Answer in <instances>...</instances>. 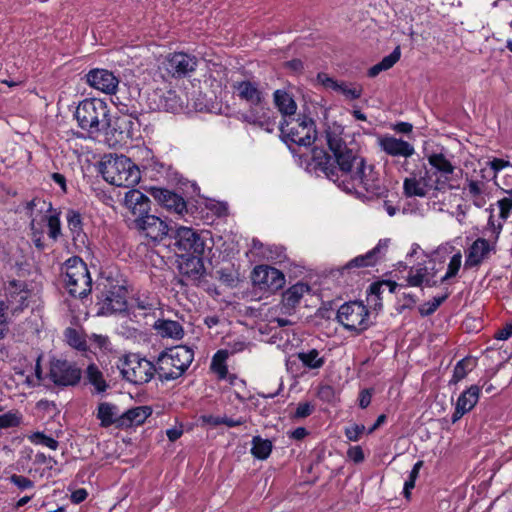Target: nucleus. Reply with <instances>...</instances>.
<instances>
[{"mask_svg":"<svg viewBox=\"0 0 512 512\" xmlns=\"http://www.w3.org/2000/svg\"><path fill=\"white\" fill-rule=\"evenodd\" d=\"M326 140L333 159L323 149L314 148L310 163L313 169L323 172L328 179L348 193L366 192L372 197L386 194L387 188L378 172L358 155L354 147L347 144L339 128L327 130Z\"/></svg>","mask_w":512,"mask_h":512,"instance_id":"1","label":"nucleus"},{"mask_svg":"<svg viewBox=\"0 0 512 512\" xmlns=\"http://www.w3.org/2000/svg\"><path fill=\"white\" fill-rule=\"evenodd\" d=\"M232 89L236 96L250 105L251 109L241 114V120L258 126L267 131H272V122L268 116L269 111L265 110V93L258 82L250 80L235 81Z\"/></svg>","mask_w":512,"mask_h":512,"instance_id":"2","label":"nucleus"},{"mask_svg":"<svg viewBox=\"0 0 512 512\" xmlns=\"http://www.w3.org/2000/svg\"><path fill=\"white\" fill-rule=\"evenodd\" d=\"M110 109L108 104L98 98H87L82 100L76 107L74 117L78 126L92 139L101 136L108 125Z\"/></svg>","mask_w":512,"mask_h":512,"instance_id":"3","label":"nucleus"},{"mask_svg":"<svg viewBox=\"0 0 512 512\" xmlns=\"http://www.w3.org/2000/svg\"><path fill=\"white\" fill-rule=\"evenodd\" d=\"M100 172L108 183L118 187L134 186L141 178L139 168L124 155H105Z\"/></svg>","mask_w":512,"mask_h":512,"instance_id":"4","label":"nucleus"},{"mask_svg":"<svg viewBox=\"0 0 512 512\" xmlns=\"http://www.w3.org/2000/svg\"><path fill=\"white\" fill-rule=\"evenodd\" d=\"M194 359V352L187 346H176L162 352L158 359L156 373L161 380H175L183 375Z\"/></svg>","mask_w":512,"mask_h":512,"instance_id":"5","label":"nucleus"},{"mask_svg":"<svg viewBox=\"0 0 512 512\" xmlns=\"http://www.w3.org/2000/svg\"><path fill=\"white\" fill-rule=\"evenodd\" d=\"M176 249L182 253L189 254L197 259L195 267L196 274H199L203 267L200 258L205 254L206 250H211L212 241L207 231L197 232L191 227L178 226L174 234Z\"/></svg>","mask_w":512,"mask_h":512,"instance_id":"6","label":"nucleus"},{"mask_svg":"<svg viewBox=\"0 0 512 512\" xmlns=\"http://www.w3.org/2000/svg\"><path fill=\"white\" fill-rule=\"evenodd\" d=\"M279 129L286 143L307 147L316 140L315 122L305 115H298V117L288 118L286 122H280Z\"/></svg>","mask_w":512,"mask_h":512,"instance_id":"7","label":"nucleus"},{"mask_svg":"<svg viewBox=\"0 0 512 512\" xmlns=\"http://www.w3.org/2000/svg\"><path fill=\"white\" fill-rule=\"evenodd\" d=\"M117 367L125 380L136 385L148 383L156 373L155 365L138 354L124 356Z\"/></svg>","mask_w":512,"mask_h":512,"instance_id":"8","label":"nucleus"},{"mask_svg":"<svg viewBox=\"0 0 512 512\" xmlns=\"http://www.w3.org/2000/svg\"><path fill=\"white\" fill-rule=\"evenodd\" d=\"M64 282L70 295L83 298L91 292L92 279L87 265L80 259L67 261Z\"/></svg>","mask_w":512,"mask_h":512,"instance_id":"9","label":"nucleus"},{"mask_svg":"<svg viewBox=\"0 0 512 512\" xmlns=\"http://www.w3.org/2000/svg\"><path fill=\"white\" fill-rule=\"evenodd\" d=\"M136 121L131 115L108 116V125L102 132L104 142L111 148L126 145L134 136Z\"/></svg>","mask_w":512,"mask_h":512,"instance_id":"10","label":"nucleus"},{"mask_svg":"<svg viewBox=\"0 0 512 512\" xmlns=\"http://www.w3.org/2000/svg\"><path fill=\"white\" fill-rule=\"evenodd\" d=\"M370 313L368 308L362 303L351 301L340 306L337 312L338 322L349 331L360 334L369 328Z\"/></svg>","mask_w":512,"mask_h":512,"instance_id":"11","label":"nucleus"},{"mask_svg":"<svg viewBox=\"0 0 512 512\" xmlns=\"http://www.w3.org/2000/svg\"><path fill=\"white\" fill-rule=\"evenodd\" d=\"M97 315L109 316L127 310V290L123 285L105 286L97 303Z\"/></svg>","mask_w":512,"mask_h":512,"instance_id":"12","label":"nucleus"},{"mask_svg":"<svg viewBox=\"0 0 512 512\" xmlns=\"http://www.w3.org/2000/svg\"><path fill=\"white\" fill-rule=\"evenodd\" d=\"M49 377L58 386H74L81 379V369L67 360L53 359L50 362Z\"/></svg>","mask_w":512,"mask_h":512,"instance_id":"13","label":"nucleus"},{"mask_svg":"<svg viewBox=\"0 0 512 512\" xmlns=\"http://www.w3.org/2000/svg\"><path fill=\"white\" fill-rule=\"evenodd\" d=\"M198 59L190 54L176 52L169 54L162 62V69L171 77L182 78L196 70Z\"/></svg>","mask_w":512,"mask_h":512,"instance_id":"14","label":"nucleus"},{"mask_svg":"<svg viewBox=\"0 0 512 512\" xmlns=\"http://www.w3.org/2000/svg\"><path fill=\"white\" fill-rule=\"evenodd\" d=\"M252 280L255 285L270 292L282 289L286 281L284 274L280 270L265 265L254 268Z\"/></svg>","mask_w":512,"mask_h":512,"instance_id":"15","label":"nucleus"},{"mask_svg":"<svg viewBox=\"0 0 512 512\" xmlns=\"http://www.w3.org/2000/svg\"><path fill=\"white\" fill-rule=\"evenodd\" d=\"M134 227L145 237L153 240H162L169 231L167 223L161 218L146 214V216L137 217L133 220Z\"/></svg>","mask_w":512,"mask_h":512,"instance_id":"16","label":"nucleus"},{"mask_svg":"<svg viewBox=\"0 0 512 512\" xmlns=\"http://www.w3.org/2000/svg\"><path fill=\"white\" fill-rule=\"evenodd\" d=\"M86 78L91 87L106 94L115 93L119 84V80L114 73L106 69L91 70Z\"/></svg>","mask_w":512,"mask_h":512,"instance_id":"17","label":"nucleus"},{"mask_svg":"<svg viewBox=\"0 0 512 512\" xmlns=\"http://www.w3.org/2000/svg\"><path fill=\"white\" fill-rule=\"evenodd\" d=\"M317 80L326 89H331L335 92H338L348 100H355L360 98L363 92L361 85L351 84L344 81L338 82L325 73H319L317 75Z\"/></svg>","mask_w":512,"mask_h":512,"instance_id":"18","label":"nucleus"},{"mask_svg":"<svg viewBox=\"0 0 512 512\" xmlns=\"http://www.w3.org/2000/svg\"><path fill=\"white\" fill-rule=\"evenodd\" d=\"M152 197L167 210L182 215L187 211L185 200L178 194L159 187H152L150 190Z\"/></svg>","mask_w":512,"mask_h":512,"instance_id":"19","label":"nucleus"},{"mask_svg":"<svg viewBox=\"0 0 512 512\" xmlns=\"http://www.w3.org/2000/svg\"><path fill=\"white\" fill-rule=\"evenodd\" d=\"M378 144L381 150L392 157H403L407 159L415 153L414 146L411 143L394 136L386 135L380 137Z\"/></svg>","mask_w":512,"mask_h":512,"instance_id":"20","label":"nucleus"},{"mask_svg":"<svg viewBox=\"0 0 512 512\" xmlns=\"http://www.w3.org/2000/svg\"><path fill=\"white\" fill-rule=\"evenodd\" d=\"M437 273V269L435 268V264L431 267L424 265H417L415 267H411L408 271V275L406 277L407 286L411 287H420L422 285H426L428 287L436 286L438 281L435 279Z\"/></svg>","mask_w":512,"mask_h":512,"instance_id":"21","label":"nucleus"},{"mask_svg":"<svg viewBox=\"0 0 512 512\" xmlns=\"http://www.w3.org/2000/svg\"><path fill=\"white\" fill-rule=\"evenodd\" d=\"M427 159L435 172L440 174V177L436 180L434 188L436 190H443L450 179L449 176L453 174L455 167L442 153H432L427 157Z\"/></svg>","mask_w":512,"mask_h":512,"instance_id":"22","label":"nucleus"},{"mask_svg":"<svg viewBox=\"0 0 512 512\" xmlns=\"http://www.w3.org/2000/svg\"><path fill=\"white\" fill-rule=\"evenodd\" d=\"M480 396V388L472 385L462 392L456 402L455 411L452 415V422L455 423L462 418L464 414L473 409Z\"/></svg>","mask_w":512,"mask_h":512,"instance_id":"23","label":"nucleus"},{"mask_svg":"<svg viewBox=\"0 0 512 512\" xmlns=\"http://www.w3.org/2000/svg\"><path fill=\"white\" fill-rule=\"evenodd\" d=\"M124 204L126 208L135 216L142 217L149 214L150 200L139 190H130L125 194Z\"/></svg>","mask_w":512,"mask_h":512,"instance_id":"24","label":"nucleus"},{"mask_svg":"<svg viewBox=\"0 0 512 512\" xmlns=\"http://www.w3.org/2000/svg\"><path fill=\"white\" fill-rule=\"evenodd\" d=\"M491 249L492 248L486 239H476L467 251L465 267L473 268L479 266L485 259L488 258Z\"/></svg>","mask_w":512,"mask_h":512,"instance_id":"25","label":"nucleus"},{"mask_svg":"<svg viewBox=\"0 0 512 512\" xmlns=\"http://www.w3.org/2000/svg\"><path fill=\"white\" fill-rule=\"evenodd\" d=\"M389 240L384 239L380 240L376 247L367 252L364 255H359L354 259L350 260L345 266L341 268V273L343 274L345 271H349L353 268H361L372 266L377 261V255L381 253L382 250H386L388 247Z\"/></svg>","mask_w":512,"mask_h":512,"instance_id":"26","label":"nucleus"},{"mask_svg":"<svg viewBox=\"0 0 512 512\" xmlns=\"http://www.w3.org/2000/svg\"><path fill=\"white\" fill-rule=\"evenodd\" d=\"M273 102L282 116L281 122H286L288 118L295 117L297 104L288 92L280 89L274 91Z\"/></svg>","mask_w":512,"mask_h":512,"instance_id":"27","label":"nucleus"},{"mask_svg":"<svg viewBox=\"0 0 512 512\" xmlns=\"http://www.w3.org/2000/svg\"><path fill=\"white\" fill-rule=\"evenodd\" d=\"M96 416L100 420L102 427H109L113 424H116L119 427L121 414L118 407L112 403H100L97 408Z\"/></svg>","mask_w":512,"mask_h":512,"instance_id":"28","label":"nucleus"},{"mask_svg":"<svg viewBox=\"0 0 512 512\" xmlns=\"http://www.w3.org/2000/svg\"><path fill=\"white\" fill-rule=\"evenodd\" d=\"M431 187L425 177L412 176L406 178L403 183L404 194L407 197H425Z\"/></svg>","mask_w":512,"mask_h":512,"instance_id":"29","label":"nucleus"},{"mask_svg":"<svg viewBox=\"0 0 512 512\" xmlns=\"http://www.w3.org/2000/svg\"><path fill=\"white\" fill-rule=\"evenodd\" d=\"M150 415L147 407L139 406L122 413L119 419V427H131L142 424Z\"/></svg>","mask_w":512,"mask_h":512,"instance_id":"30","label":"nucleus"},{"mask_svg":"<svg viewBox=\"0 0 512 512\" xmlns=\"http://www.w3.org/2000/svg\"><path fill=\"white\" fill-rule=\"evenodd\" d=\"M154 328L162 337L181 339L184 335L180 323L173 320H158L155 322Z\"/></svg>","mask_w":512,"mask_h":512,"instance_id":"31","label":"nucleus"},{"mask_svg":"<svg viewBox=\"0 0 512 512\" xmlns=\"http://www.w3.org/2000/svg\"><path fill=\"white\" fill-rule=\"evenodd\" d=\"M158 304L154 296L139 293L132 298L131 309L138 310L143 315H148L157 309Z\"/></svg>","mask_w":512,"mask_h":512,"instance_id":"32","label":"nucleus"},{"mask_svg":"<svg viewBox=\"0 0 512 512\" xmlns=\"http://www.w3.org/2000/svg\"><path fill=\"white\" fill-rule=\"evenodd\" d=\"M67 226L72 234L74 241H80L82 244L85 243L86 235L82 228V217L79 212L75 210H68L66 214Z\"/></svg>","mask_w":512,"mask_h":512,"instance_id":"33","label":"nucleus"},{"mask_svg":"<svg viewBox=\"0 0 512 512\" xmlns=\"http://www.w3.org/2000/svg\"><path fill=\"white\" fill-rule=\"evenodd\" d=\"M309 290L310 288L307 284L296 283L283 294V304L289 308L295 307Z\"/></svg>","mask_w":512,"mask_h":512,"instance_id":"34","label":"nucleus"},{"mask_svg":"<svg viewBox=\"0 0 512 512\" xmlns=\"http://www.w3.org/2000/svg\"><path fill=\"white\" fill-rule=\"evenodd\" d=\"M466 186L464 187V191H467V195L472 199L473 204L481 208L485 205L486 201L483 197V191L485 187V183L483 181L467 179Z\"/></svg>","mask_w":512,"mask_h":512,"instance_id":"35","label":"nucleus"},{"mask_svg":"<svg viewBox=\"0 0 512 512\" xmlns=\"http://www.w3.org/2000/svg\"><path fill=\"white\" fill-rule=\"evenodd\" d=\"M400 55V48L396 47L392 53L385 56L379 63L375 64L368 70V76L373 78L376 77L380 72L392 68L400 59Z\"/></svg>","mask_w":512,"mask_h":512,"instance_id":"36","label":"nucleus"},{"mask_svg":"<svg viewBox=\"0 0 512 512\" xmlns=\"http://www.w3.org/2000/svg\"><path fill=\"white\" fill-rule=\"evenodd\" d=\"M86 378L93 385L97 393H103L108 388V384L104 379L103 373L95 364H90L86 369Z\"/></svg>","mask_w":512,"mask_h":512,"instance_id":"37","label":"nucleus"},{"mask_svg":"<svg viewBox=\"0 0 512 512\" xmlns=\"http://www.w3.org/2000/svg\"><path fill=\"white\" fill-rule=\"evenodd\" d=\"M273 444L268 439H263L260 436H255L252 439L251 454L260 460H265L271 454Z\"/></svg>","mask_w":512,"mask_h":512,"instance_id":"38","label":"nucleus"},{"mask_svg":"<svg viewBox=\"0 0 512 512\" xmlns=\"http://www.w3.org/2000/svg\"><path fill=\"white\" fill-rule=\"evenodd\" d=\"M227 358V350H219L212 357L210 369L218 376L219 379H225L228 374V368L226 365Z\"/></svg>","mask_w":512,"mask_h":512,"instance_id":"39","label":"nucleus"},{"mask_svg":"<svg viewBox=\"0 0 512 512\" xmlns=\"http://www.w3.org/2000/svg\"><path fill=\"white\" fill-rule=\"evenodd\" d=\"M297 357L305 367L310 369H319L325 363L324 358L319 356V352L316 349L300 352Z\"/></svg>","mask_w":512,"mask_h":512,"instance_id":"40","label":"nucleus"},{"mask_svg":"<svg viewBox=\"0 0 512 512\" xmlns=\"http://www.w3.org/2000/svg\"><path fill=\"white\" fill-rule=\"evenodd\" d=\"M472 369V360L469 358H464L457 362L454 367L453 376L450 380V383H458L462 379L466 377L468 372Z\"/></svg>","mask_w":512,"mask_h":512,"instance_id":"41","label":"nucleus"},{"mask_svg":"<svg viewBox=\"0 0 512 512\" xmlns=\"http://www.w3.org/2000/svg\"><path fill=\"white\" fill-rule=\"evenodd\" d=\"M461 264H462V254L460 251H458L456 254H454L451 257L449 264H448L447 271H446L445 275L440 279V282L443 283V282H446L449 279L455 277L460 270Z\"/></svg>","mask_w":512,"mask_h":512,"instance_id":"42","label":"nucleus"},{"mask_svg":"<svg viewBox=\"0 0 512 512\" xmlns=\"http://www.w3.org/2000/svg\"><path fill=\"white\" fill-rule=\"evenodd\" d=\"M423 465V461H418L414 464L412 470L410 471L408 479L404 483L403 493L406 499L410 498L411 490L415 487L416 479L419 476L420 469Z\"/></svg>","mask_w":512,"mask_h":512,"instance_id":"43","label":"nucleus"},{"mask_svg":"<svg viewBox=\"0 0 512 512\" xmlns=\"http://www.w3.org/2000/svg\"><path fill=\"white\" fill-rule=\"evenodd\" d=\"M28 439L30 442H32L34 444L43 445L52 450H56L59 446V443L57 440L45 435L42 432H34L33 434L28 436Z\"/></svg>","mask_w":512,"mask_h":512,"instance_id":"44","label":"nucleus"},{"mask_svg":"<svg viewBox=\"0 0 512 512\" xmlns=\"http://www.w3.org/2000/svg\"><path fill=\"white\" fill-rule=\"evenodd\" d=\"M448 295L434 297L432 300L422 304L419 307V312L422 316H429L433 314L438 307L447 299Z\"/></svg>","mask_w":512,"mask_h":512,"instance_id":"45","label":"nucleus"},{"mask_svg":"<svg viewBox=\"0 0 512 512\" xmlns=\"http://www.w3.org/2000/svg\"><path fill=\"white\" fill-rule=\"evenodd\" d=\"M47 226H48V236L57 240V238L61 235V223L59 214L54 213L47 216Z\"/></svg>","mask_w":512,"mask_h":512,"instance_id":"46","label":"nucleus"},{"mask_svg":"<svg viewBox=\"0 0 512 512\" xmlns=\"http://www.w3.org/2000/svg\"><path fill=\"white\" fill-rule=\"evenodd\" d=\"M65 336L67 338V341L69 345L72 347L78 349V350H85L86 349V342L82 338V336L73 328H68L65 332Z\"/></svg>","mask_w":512,"mask_h":512,"instance_id":"47","label":"nucleus"},{"mask_svg":"<svg viewBox=\"0 0 512 512\" xmlns=\"http://www.w3.org/2000/svg\"><path fill=\"white\" fill-rule=\"evenodd\" d=\"M8 479L10 483L14 484L21 491L32 489L34 487V482L28 477L22 475L12 474Z\"/></svg>","mask_w":512,"mask_h":512,"instance_id":"48","label":"nucleus"},{"mask_svg":"<svg viewBox=\"0 0 512 512\" xmlns=\"http://www.w3.org/2000/svg\"><path fill=\"white\" fill-rule=\"evenodd\" d=\"M19 422V417L15 413L7 412L0 415V429L17 426Z\"/></svg>","mask_w":512,"mask_h":512,"instance_id":"49","label":"nucleus"},{"mask_svg":"<svg viewBox=\"0 0 512 512\" xmlns=\"http://www.w3.org/2000/svg\"><path fill=\"white\" fill-rule=\"evenodd\" d=\"M497 205L500 209L499 216L502 220L505 221L512 212V199L505 197L503 199L498 200Z\"/></svg>","mask_w":512,"mask_h":512,"instance_id":"50","label":"nucleus"},{"mask_svg":"<svg viewBox=\"0 0 512 512\" xmlns=\"http://www.w3.org/2000/svg\"><path fill=\"white\" fill-rule=\"evenodd\" d=\"M364 431V425L354 424L345 429V436L347 437L348 440L356 442L359 440L360 436L364 433Z\"/></svg>","mask_w":512,"mask_h":512,"instance_id":"51","label":"nucleus"},{"mask_svg":"<svg viewBox=\"0 0 512 512\" xmlns=\"http://www.w3.org/2000/svg\"><path fill=\"white\" fill-rule=\"evenodd\" d=\"M8 306L5 302L0 301V339H3L8 331L6 322V311Z\"/></svg>","mask_w":512,"mask_h":512,"instance_id":"52","label":"nucleus"},{"mask_svg":"<svg viewBox=\"0 0 512 512\" xmlns=\"http://www.w3.org/2000/svg\"><path fill=\"white\" fill-rule=\"evenodd\" d=\"M313 411V406L308 403V402H304V403H299L296 410H295V413H294V417L295 418H305L307 416H309Z\"/></svg>","mask_w":512,"mask_h":512,"instance_id":"53","label":"nucleus"},{"mask_svg":"<svg viewBox=\"0 0 512 512\" xmlns=\"http://www.w3.org/2000/svg\"><path fill=\"white\" fill-rule=\"evenodd\" d=\"M227 347L228 348L226 350L229 355L243 351L247 347V344L245 341L238 339L227 342Z\"/></svg>","mask_w":512,"mask_h":512,"instance_id":"54","label":"nucleus"},{"mask_svg":"<svg viewBox=\"0 0 512 512\" xmlns=\"http://www.w3.org/2000/svg\"><path fill=\"white\" fill-rule=\"evenodd\" d=\"M348 456L355 463H360L364 460V453L360 446L350 448L348 450Z\"/></svg>","mask_w":512,"mask_h":512,"instance_id":"55","label":"nucleus"},{"mask_svg":"<svg viewBox=\"0 0 512 512\" xmlns=\"http://www.w3.org/2000/svg\"><path fill=\"white\" fill-rule=\"evenodd\" d=\"M512 336V323L506 324L502 329H499L496 334L495 338L497 340H508Z\"/></svg>","mask_w":512,"mask_h":512,"instance_id":"56","label":"nucleus"},{"mask_svg":"<svg viewBox=\"0 0 512 512\" xmlns=\"http://www.w3.org/2000/svg\"><path fill=\"white\" fill-rule=\"evenodd\" d=\"M372 393L370 389H364L359 394V406L364 409L371 403Z\"/></svg>","mask_w":512,"mask_h":512,"instance_id":"57","label":"nucleus"},{"mask_svg":"<svg viewBox=\"0 0 512 512\" xmlns=\"http://www.w3.org/2000/svg\"><path fill=\"white\" fill-rule=\"evenodd\" d=\"M88 496L87 491L84 488H80L72 492L71 494V501L74 504H79L83 502Z\"/></svg>","mask_w":512,"mask_h":512,"instance_id":"58","label":"nucleus"},{"mask_svg":"<svg viewBox=\"0 0 512 512\" xmlns=\"http://www.w3.org/2000/svg\"><path fill=\"white\" fill-rule=\"evenodd\" d=\"M509 166H510V163L508 161L500 159V158H494L492 161H490V167L496 172L500 171L501 169H503L505 167H509Z\"/></svg>","mask_w":512,"mask_h":512,"instance_id":"59","label":"nucleus"},{"mask_svg":"<svg viewBox=\"0 0 512 512\" xmlns=\"http://www.w3.org/2000/svg\"><path fill=\"white\" fill-rule=\"evenodd\" d=\"M51 178L56 184H58L61 187L63 192H66V178L64 175L60 173H53L51 175Z\"/></svg>","mask_w":512,"mask_h":512,"instance_id":"60","label":"nucleus"},{"mask_svg":"<svg viewBox=\"0 0 512 512\" xmlns=\"http://www.w3.org/2000/svg\"><path fill=\"white\" fill-rule=\"evenodd\" d=\"M244 422L245 421L243 418H238V419H232V418H228V417L222 418V424H224L228 427L240 426V425L244 424Z\"/></svg>","mask_w":512,"mask_h":512,"instance_id":"61","label":"nucleus"},{"mask_svg":"<svg viewBox=\"0 0 512 512\" xmlns=\"http://www.w3.org/2000/svg\"><path fill=\"white\" fill-rule=\"evenodd\" d=\"M222 418L220 416H203V421L211 426H218L222 424Z\"/></svg>","mask_w":512,"mask_h":512,"instance_id":"62","label":"nucleus"},{"mask_svg":"<svg viewBox=\"0 0 512 512\" xmlns=\"http://www.w3.org/2000/svg\"><path fill=\"white\" fill-rule=\"evenodd\" d=\"M166 434L170 441H176L177 439H179L181 437L182 430L172 428V429H168Z\"/></svg>","mask_w":512,"mask_h":512,"instance_id":"63","label":"nucleus"},{"mask_svg":"<svg viewBox=\"0 0 512 512\" xmlns=\"http://www.w3.org/2000/svg\"><path fill=\"white\" fill-rule=\"evenodd\" d=\"M92 337L100 348H106V346L109 342V340L106 336L93 334Z\"/></svg>","mask_w":512,"mask_h":512,"instance_id":"64","label":"nucleus"}]
</instances>
